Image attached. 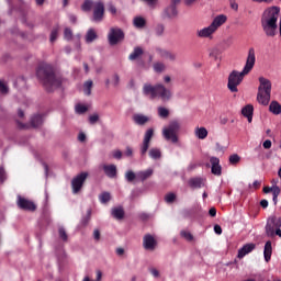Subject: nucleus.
I'll use <instances>...</instances> for the list:
<instances>
[{"instance_id":"nucleus-64","label":"nucleus","mask_w":281,"mask_h":281,"mask_svg":"<svg viewBox=\"0 0 281 281\" xmlns=\"http://www.w3.org/2000/svg\"><path fill=\"white\" fill-rule=\"evenodd\" d=\"M69 21H70V23L76 24V22L78 21V18H76V15H74V14H70L69 15Z\"/></svg>"},{"instance_id":"nucleus-39","label":"nucleus","mask_w":281,"mask_h":281,"mask_svg":"<svg viewBox=\"0 0 281 281\" xmlns=\"http://www.w3.org/2000/svg\"><path fill=\"white\" fill-rule=\"evenodd\" d=\"M75 111L76 113H78L79 115H82V113H87L89 111V108L85 104H80L78 103L76 106H75Z\"/></svg>"},{"instance_id":"nucleus-4","label":"nucleus","mask_w":281,"mask_h":281,"mask_svg":"<svg viewBox=\"0 0 281 281\" xmlns=\"http://www.w3.org/2000/svg\"><path fill=\"white\" fill-rule=\"evenodd\" d=\"M144 95H147L149 100H161V102H170L172 100V91L166 88L162 83H157L155 86L150 83H145L143 87Z\"/></svg>"},{"instance_id":"nucleus-17","label":"nucleus","mask_w":281,"mask_h":281,"mask_svg":"<svg viewBox=\"0 0 281 281\" xmlns=\"http://www.w3.org/2000/svg\"><path fill=\"white\" fill-rule=\"evenodd\" d=\"M164 16H166V19H177V16H179L177 5L170 4L169 7H167L164 11Z\"/></svg>"},{"instance_id":"nucleus-14","label":"nucleus","mask_w":281,"mask_h":281,"mask_svg":"<svg viewBox=\"0 0 281 281\" xmlns=\"http://www.w3.org/2000/svg\"><path fill=\"white\" fill-rule=\"evenodd\" d=\"M143 247L147 249V251H155L157 247V239L153 237V235L147 234L143 237Z\"/></svg>"},{"instance_id":"nucleus-32","label":"nucleus","mask_w":281,"mask_h":281,"mask_svg":"<svg viewBox=\"0 0 281 281\" xmlns=\"http://www.w3.org/2000/svg\"><path fill=\"white\" fill-rule=\"evenodd\" d=\"M93 89V80H87L83 82V93L85 95H91V90Z\"/></svg>"},{"instance_id":"nucleus-54","label":"nucleus","mask_w":281,"mask_h":281,"mask_svg":"<svg viewBox=\"0 0 281 281\" xmlns=\"http://www.w3.org/2000/svg\"><path fill=\"white\" fill-rule=\"evenodd\" d=\"M113 85L114 87H120V75H113Z\"/></svg>"},{"instance_id":"nucleus-62","label":"nucleus","mask_w":281,"mask_h":281,"mask_svg":"<svg viewBox=\"0 0 281 281\" xmlns=\"http://www.w3.org/2000/svg\"><path fill=\"white\" fill-rule=\"evenodd\" d=\"M93 238H94V240H100V231L99 229H94Z\"/></svg>"},{"instance_id":"nucleus-42","label":"nucleus","mask_w":281,"mask_h":281,"mask_svg":"<svg viewBox=\"0 0 281 281\" xmlns=\"http://www.w3.org/2000/svg\"><path fill=\"white\" fill-rule=\"evenodd\" d=\"M158 115H159V117L166 119V117H168V115H170V111L168 109L164 108V106H159L158 108Z\"/></svg>"},{"instance_id":"nucleus-40","label":"nucleus","mask_w":281,"mask_h":281,"mask_svg":"<svg viewBox=\"0 0 281 281\" xmlns=\"http://www.w3.org/2000/svg\"><path fill=\"white\" fill-rule=\"evenodd\" d=\"M10 92V88L8 87V83H5V81L0 80V93L2 95H8V93Z\"/></svg>"},{"instance_id":"nucleus-36","label":"nucleus","mask_w":281,"mask_h":281,"mask_svg":"<svg viewBox=\"0 0 281 281\" xmlns=\"http://www.w3.org/2000/svg\"><path fill=\"white\" fill-rule=\"evenodd\" d=\"M165 32H166V26L164 24H157L154 27V34H156V36H164Z\"/></svg>"},{"instance_id":"nucleus-48","label":"nucleus","mask_w":281,"mask_h":281,"mask_svg":"<svg viewBox=\"0 0 281 281\" xmlns=\"http://www.w3.org/2000/svg\"><path fill=\"white\" fill-rule=\"evenodd\" d=\"M89 221H91V210H89L87 213V216L82 218L81 225L83 226L89 225Z\"/></svg>"},{"instance_id":"nucleus-3","label":"nucleus","mask_w":281,"mask_h":281,"mask_svg":"<svg viewBox=\"0 0 281 281\" xmlns=\"http://www.w3.org/2000/svg\"><path fill=\"white\" fill-rule=\"evenodd\" d=\"M36 76L43 82L46 91H54V89H58L63 85V79L56 77L54 68L49 64H41Z\"/></svg>"},{"instance_id":"nucleus-8","label":"nucleus","mask_w":281,"mask_h":281,"mask_svg":"<svg viewBox=\"0 0 281 281\" xmlns=\"http://www.w3.org/2000/svg\"><path fill=\"white\" fill-rule=\"evenodd\" d=\"M43 115L42 114H35L31 117L30 123H23L20 120H16L18 127L22 131H27L30 128H40V126H43Z\"/></svg>"},{"instance_id":"nucleus-45","label":"nucleus","mask_w":281,"mask_h":281,"mask_svg":"<svg viewBox=\"0 0 281 281\" xmlns=\"http://www.w3.org/2000/svg\"><path fill=\"white\" fill-rule=\"evenodd\" d=\"M136 178H137V176L132 170H128L125 173V179H126V181H128V183H132V181H135Z\"/></svg>"},{"instance_id":"nucleus-26","label":"nucleus","mask_w":281,"mask_h":281,"mask_svg":"<svg viewBox=\"0 0 281 281\" xmlns=\"http://www.w3.org/2000/svg\"><path fill=\"white\" fill-rule=\"evenodd\" d=\"M142 56H144V48L143 47H135L134 50L131 53V55L128 56V58L131 60H139V58H142Z\"/></svg>"},{"instance_id":"nucleus-10","label":"nucleus","mask_w":281,"mask_h":281,"mask_svg":"<svg viewBox=\"0 0 281 281\" xmlns=\"http://www.w3.org/2000/svg\"><path fill=\"white\" fill-rule=\"evenodd\" d=\"M108 41L110 45H117L124 41V31L120 27H111L108 34Z\"/></svg>"},{"instance_id":"nucleus-47","label":"nucleus","mask_w":281,"mask_h":281,"mask_svg":"<svg viewBox=\"0 0 281 281\" xmlns=\"http://www.w3.org/2000/svg\"><path fill=\"white\" fill-rule=\"evenodd\" d=\"M177 195L175 193H169L165 196L166 203H175Z\"/></svg>"},{"instance_id":"nucleus-19","label":"nucleus","mask_w":281,"mask_h":281,"mask_svg":"<svg viewBox=\"0 0 281 281\" xmlns=\"http://www.w3.org/2000/svg\"><path fill=\"white\" fill-rule=\"evenodd\" d=\"M198 38H212V24L196 31Z\"/></svg>"},{"instance_id":"nucleus-63","label":"nucleus","mask_w":281,"mask_h":281,"mask_svg":"<svg viewBox=\"0 0 281 281\" xmlns=\"http://www.w3.org/2000/svg\"><path fill=\"white\" fill-rule=\"evenodd\" d=\"M78 139H79V142H85L87 139V135H85V133H80L78 135Z\"/></svg>"},{"instance_id":"nucleus-38","label":"nucleus","mask_w":281,"mask_h":281,"mask_svg":"<svg viewBox=\"0 0 281 281\" xmlns=\"http://www.w3.org/2000/svg\"><path fill=\"white\" fill-rule=\"evenodd\" d=\"M228 161L231 166H238V164H240V157L238 154H233L229 156Z\"/></svg>"},{"instance_id":"nucleus-55","label":"nucleus","mask_w":281,"mask_h":281,"mask_svg":"<svg viewBox=\"0 0 281 281\" xmlns=\"http://www.w3.org/2000/svg\"><path fill=\"white\" fill-rule=\"evenodd\" d=\"M114 159H122V150L116 149L113 151Z\"/></svg>"},{"instance_id":"nucleus-28","label":"nucleus","mask_w":281,"mask_h":281,"mask_svg":"<svg viewBox=\"0 0 281 281\" xmlns=\"http://www.w3.org/2000/svg\"><path fill=\"white\" fill-rule=\"evenodd\" d=\"M153 169H147L145 171H138L136 177L139 181H146V179H150L151 175H154Z\"/></svg>"},{"instance_id":"nucleus-34","label":"nucleus","mask_w":281,"mask_h":281,"mask_svg":"<svg viewBox=\"0 0 281 281\" xmlns=\"http://www.w3.org/2000/svg\"><path fill=\"white\" fill-rule=\"evenodd\" d=\"M154 71L156 74H164V71H166V64L161 63V61H157L154 64Z\"/></svg>"},{"instance_id":"nucleus-9","label":"nucleus","mask_w":281,"mask_h":281,"mask_svg":"<svg viewBox=\"0 0 281 281\" xmlns=\"http://www.w3.org/2000/svg\"><path fill=\"white\" fill-rule=\"evenodd\" d=\"M281 227V217L276 215L270 216L266 224V235L269 238H273L276 236V232Z\"/></svg>"},{"instance_id":"nucleus-57","label":"nucleus","mask_w":281,"mask_h":281,"mask_svg":"<svg viewBox=\"0 0 281 281\" xmlns=\"http://www.w3.org/2000/svg\"><path fill=\"white\" fill-rule=\"evenodd\" d=\"M0 180L5 181V169L0 168Z\"/></svg>"},{"instance_id":"nucleus-24","label":"nucleus","mask_w":281,"mask_h":281,"mask_svg":"<svg viewBox=\"0 0 281 281\" xmlns=\"http://www.w3.org/2000/svg\"><path fill=\"white\" fill-rule=\"evenodd\" d=\"M133 120L135 124H138V126H144V124H147V122H150V117L144 115V114H135L133 116Z\"/></svg>"},{"instance_id":"nucleus-49","label":"nucleus","mask_w":281,"mask_h":281,"mask_svg":"<svg viewBox=\"0 0 281 281\" xmlns=\"http://www.w3.org/2000/svg\"><path fill=\"white\" fill-rule=\"evenodd\" d=\"M180 236H182V238H184L186 240H192L193 236L190 232H186V231H182L180 233Z\"/></svg>"},{"instance_id":"nucleus-11","label":"nucleus","mask_w":281,"mask_h":281,"mask_svg":"<svg viewBox=\"0 0 281 281\" xmlns=\"http://www.w3.org/2000/svg\"><path fill=\"white\" fill-rule=\"evenodd\" d=\"M87 177H89L88 172H81L72 179L71 188H72L74 194H78V192L82 190V186H85V181H87Z\"/></svg>"},{"instance_id":"nucleus-23","label":"nucleus","mask_w":281,"mask_h":281,"mask_svg":"<svg viewBox=\"0 0 281 281\" xmlns=\"http://www.w3.org/2000/svg\"><path fill=\"white\" fill-rule=\"evenodd\" d=\"M273 254V247L271 246V240H268L265 244V248H263V257L266 262H269V260H271V255Z\"/></svg>"},{"instance_id":"nucleus-31","label":"nucleus","mask_w":281,"mask_h":281,"mask_svg":"<svg viewBox=\"0 0 281 281\" xmlns=\"http://www.w3.org/2000/svg\"><path fill=\"white\" fill-rule=\"evenodd\" d=\"M194 133L198 139H205L207 137V130L205 127H196Z\"/></svg>"},{"instance_id":"nucleus-51","label":"nucleus","mask_w":281,"mask_h":281,"mask_svg":"<svg viewBox=\"0 0 281 281\" xmlns=\"http://www.w3.org/2000/svg\"><path fill=\"white\" fill-rule=\"evenodd\" d=\"M98 120H100V115H98V114H92L89 116L90 124H95L98 122Z\"/></svg>"},{"instance_id":"nucleus-46","label":"nucleus","mask_w":281,"mask_h":281,"mask_svg":"<svg viewBox=\"0 0 281 281\" xmlns=\"http://www.w3.org/2000/svg\"><path fill=\"white\" fill-rule=\"evenodd\" d=\"M58 232H59V237L61 238V240H64V243H67V240H68L67 232L63 227H60Z\"/></svg>"},{"instance_id":"nucleus-5","label":"nucleus","mask_w":281,"mask_h":281,"mask_svg":"<svg viewBox=\"0 0 281 281\" xmlns=\"http://www.w3.org/2000/svg\"><path fill=\"white\" fill-rule=\"evenodd\" d=\"M81 10L83 12H91L92 10V21L94 23H102L104 20V2H102V0H85Z\"/></svg>"},{"instance_id":"nucleus-7","label":"nucleus","mask_w":281,"mask_h":281,"mask_svg":"<svg viewBox=\"0 0 281 281\" xmlns=\"http://www.w3.org/2000/svg\"><path fill=\"white\" fill-rule=\"evenodd\" d=\"M180 127L179 122L171 121L167 127L162 128L165 139H167V142H172V144H177V142H179L177 133H179Z\"/></svg>"},{"instance_id":"nucleus-41","label":"nucleus","mask_w":281,"mask_h":281,"mask_svg":"<svg viewBox=\"0 0 281 281\" xmlns=\"http://www.w3.org/2000/svg\"><path fill=\"white\" fill-rule=\"evenodd\" d=\"M280 187H272V201L274 205L278 203V196H280Z\"/></svg>"},{"instance_id":"nucleus-58","label":"nucleus","mask_w":281,"mask_h":281,"mask_svg":"<svg viewBox=\"0 0 281 281\" xmlns=\"http://www.w3.org/2000/svg\"><path fill=\"white\" fill-rule=\"evenodd\" d=\"M215 60L217 61V69L221 67V53H215Z\"/></svg>"},{"instance_id":"nucleus-22","label":"nucleus","mask_w":281,"mask_h":281,"mask_svg":"<svg viewBox=\"0 0 281 281\" xmlns=\"http://www.w3.org/2000/svg\"><path fill=\"white\" fill-rule=\"evenodd\" d=\"M241 114L247 117L248 122L251 124L254 120V105L248 104L241 109Z\"/></svg>"},{"instance_id":"nucleus-35","label":"nucleus","mask_w":281,"mask_h":281,"mask_svg":"<svg viewBox=\"0 0 281 281\" xmlns=\"http://www.w3.org/2000/svg\"><path fill=\"white\" fill-rule=\"evenodd\" d=\"M149 157L151 159H161V149L159 148L149 149Z\"/></svg>"},{"instance_id":"nucleus-59","label":"nucleus","mask_w":281,"mask_h":281,"mask_svg":"<svg viewBox=\"0 0 281 281\" xmlns=\"http://www.w3.org/2000/svg\"><path fill=\"white\" fill-rule=\"evenodd\" d=\"M125 155L126 157H133V148L126 147Z\"/></svg>"},{"instance_id":"nucleus-16","label":"nucleus","mask_w":281,"mask_h":281,"mask_svg":"<svg viewBox=\"0 0 281 281\" xmlns=\"http://www.w3.org/2000/svg\"><path fill=\"white\" fill-rule=\"evenodd\" d=\"M102 168H103L104 175L110 179H115V177H117V166L103 165Z\"/></svg>"},{"instance_id":"nucleus-44","label":"nucleus","mask_w":281,"mask_h":281,"mask_svg":"<svg viewBox=\"0 0 281 281\" xmlns=\"http://www.w3.org/2000/svg\"><path fill=\"white\" fill-rule=\"evenodd\" d=\"M64 38H65L66 41H71V38H74V32L71 31V29L66 27V29L64 30Z\"/></svg>"},{"instance_id":"nucleus-56","label":"nucleus","mask_w":281,"mask_h":281,"mask_svg":"<svg viewBox=\"0 0 281 281\" xmlns=\"http://www.w3.org/2000/svg\"><path fill=\"white\" fill-rule=\"evenodd\" d=\"M150 273H151V276H154V278H159V270L158 269L151 268Z\"/></svg>"},{"instance_id":"nucleus-33","label":"nucleus","mask_w":281,"mask_h":281,"mask_svg":"<svg viewBox=\"0 0 281 281\" xmlns=\"http://www.w3.org/2000/svg\"><path fill=\"white\" fill-rule=\"evenodd\" d=\"M133 23L139 30H142V27H146V19H144L142 16L134 18Z\"/></svg>"},{"instance_id":"nucleus-29","label":"nucleus","mask_w":281,"mask_h":281,"mask_svg":"<svg viewBox=\"0 0 281 281\" xmlns=\"http://www.w3.org/2000/svg\"><path fill=\"white\" fill-rule=\"evenodd\" d=\"M112 216L117 221H122L124 218V209L122 206L112 209Z\"/></svg>"},{"instance_id":"nucleus-12","label":"nucleus","mask_w":281,"mask_h":281,"mask_svg":"<svg viewBox=\"0 0 281 281\" xmlns=\"http://www.w3.org/2000/svg\"><path fill=\"white\" fill-rule=\"evenodd\" d=\"M155 135V130L148 128L144 135L143 143L140 145V155L144 157L146 153H148V148H150V139H153V136Z\"/></svg>"},{"instance_id":"nucleus-50","label":"nucleus","mask_w":281,"mask_h":281,"mask_svg":"<svg viewBox=\"0 0 281 281\" xmlns=\"http://www.w3.org/2000/svg\"><path fill=\"white\" fill-rule=\"evenodd\" d=\"M229 7L235 11L238 12V2L236 0H228Z\"/></svg>"},{"instance_id":"nucleus-30","label":"nucleus","mask_w":281,"mask_h":281,"mask_svg":"<svg viewBox=\"0 0 281 281\" xmlns=\"http://www.w3.org/2000/svg\"><path fill=\"white\" fill-rule=\"evenodd\" d=\"M98 38V33L93 29H89L86 34V43H93Z\"/></svg>"},{"instance_id":"nucleus-60","label":"nucleus","mask_w":281,"mask_h":281,"mask_svg":"<svg viewBox=\"0 0 281 281\" xmlns=\"http://www.w3.org/2000/svg\"><path fill=\"white\" fill-rule=\"evenodd\" d=\"M260 205L263 207V210H267V207H269V201H267V200H261V201H260Z\"/></svg>"},{"instance_id":"nucleus-53","label":"nucleus","mask_w":281,"mask_h":281,"mask_svg":"<svg viewBox=\"0 0 281 281\" xmlns=\"http://www.w3.org/2000/svg\"><path fill=\"white\" fill-rule=\"evenodd\" d=\"M213 229L214 233L217 234V236H221V234H223V228L218 224L214 225Z\"/></svg>"},{"instance_id":"nucleus-13","label":"nucleus","mask_w":281,"mask_h":281,"mask_svg":"<svg viewBox=\"0 0 281 281\" xmlns=\"http://www.w3.org/2000/svg\"><path fill=\"white\" fill-rule=\"evenodd\" d=\"M18 206L20 210H29V212H34L36 210V204H34V202L22 198L21 195L18 196Z\"/></svg>"},{"instance_id":"nucleus-27","label":"nucleus","mask_w":281,"mask_h":281,"mask_svg":"<svg viewBox=\"0 0 281 281\" xmlns=\"http://www.w3.org/2000/svg\"><path fill=\"white\" fill-rule=\"evenodd\" d=\"M269 111L273 115H281V104L278 101H271L269 105Z\"/></svg>"},{"instance_id":"nucleus-1","label":"nucleus","mask_w":281,"mask_h":281,"mask_svg":"<svg viewBox=\"0 0 281 281\" xmlns=\"http://www.w3.org/2000/svg\"><path fill=\"white\" fill-rule=\"evenodd\" d=\"M256 66V49L250 47L248 49V55L246 59V64L241 72L238 70H233L228 76V83L227 87L232 93H238V85L243 82L245 76L251 72V69Z\"/></svg>"},{"instance_id":"nucleus-52","label":"nucleus","mask_w":281,"mask_h":281,"mask_svg":"<svg viewBox=\"0 0 281 281\" xmlns=\"http://www.w3.org/2000/svg\"><path fill=\"white\" fill-rule=\"evenodd\" d=\"M108 10L110 13L113 14V16H115L117 14V8H115V5H113L111 3L109 4Z\"/></svg>"},{"instance_id":"nucleus-43","label":"nucleus","mask_w":281,"mask_h":281,"mask_svg":"<svg viewBox=\"0 0 281 281\" xmlns=\"http://www.w3.org/2000/svg\"><path fill=\"white\" fill-rule=\"evenodd\" d=\"M99 199H100L101 203H109V201H111V193L103 192L100 194Z\"/></svg>"},{"instance_id":"nucleus-18","label":"nucleus","mask_w":281,"mask_h":281,"mask_svg":"<svg viewBox=\"0 0 281 281\" xmlns=\"http://www.w3.org/2000/svg\"><path fill=\"white\" fill-rule=\"evenodd\" d=\"M220 159L216 157L212 158V175H215L216 177H221L223 175V167H221Z\"/></svg>"},{"instance_id":"nucleus-25","label":"nucleus","mask_w":281,"mask_h":281,"mask_svg":"<svg viewBox=\"0 0 281 281\" xmlns=\"http://www.w3.org/2000/svg\"><path fill=\"white\" fill-rule=\"evenodd\" d=\"M158 52H159L160 58H165V60H170L171 63H173V60H177V55L172 52H168L164 49H159Z\"/></svg>"},{"instance_id":"nucleus-2","label":"nucleus","mask_w":281,"mask_h":281,"mask_svg":"<svg viewBox=\"0 0 281 281\" xmlns=\"http://www.w3.org/2000/svg\"><path fill=\"white\" fill-rule=\"evenodd\" d=\"M279 7L267 8L261 15V27L266 36L273 38L278 34Z\"/></svg>"},{"instance_id":"nucleus-21","label":"nucleus","mask_w":281,"mask_h":281,"mask_svg":"<svg viewBox=\"0 0 281 281\" xmlns=\"http://www.w3.org/2000/svg\"><path fill=\"white\" fill-rule=\"evenodd\" d=\"M192 190H198L199 188H203L205 186V180L203 178H191L188 182Z\"/></svg>"},{"instance_id":"nucleus-61","label":"nucleus","mask_w":281,"mask_h":281,"mask_svg":"<svg viewBox=\"0 0 281 281\" xmlns=\"http://www.w3.org/2000/svg\"><path fill=\"white\" fill-rule=\"evenodd\" d=\"M263 148H266L267 150H269V148H271V140L267 139L263 142Z\"/></svg>"},{"instance_id":"nucleus-37","label":"nucleus","mask_w":281,"mask_h":281,"mask_svg":"<svg viewBox=\"0 0 281 281\" xmlns=\"http://www.w3.org/2000/svg\"><path fill=\"white\" fill-rule=\"evenodd\" d=\"M58 32H60V26H54L52 32H50V37L49 41L50 43L56 42V38H58Z\"/></svg>"},{"instance_id":"nucleus-6","label":"nucleus","mask_w":281,"mask_h":281,"mask_svg":"<svg viewBox=\"0 0 281 281\" xmlns=\"http://www.w3.org/2000/svg\"><path fill=\"white\" fill-rule=\"evenodd\" d=\"M257 102L263 106H267L271 102V80L265 77H259Z\"/></svg>"},{"instance_id":"nucleus-15","label":"nucleus","mask_w":281,"mask_h":281,"mask_svg":"<svg viewBox=\"0 0 281 281\" xmlns=\"http://www.w3.org/2000/svg\"><path fill=\"white\" fill-rule=\"evenodd\" d=\"M227 23V15L225 14H220L213 19L212 22V34L218 30L222 25H225Z\"/></svg>"},{"instance_id":"nucleus-20","label":"nucleus","mask_w":281,"mask_h":281,"mask_svg":"<svg viewBox=\"0 0 281 281\" xmlns=\"http://www.w3.org/2000/svg\"><path fill=\"white\" fill-rule=\"evenodd\" d=\"M256 249V244H246L238 250V258H245L247 254H251Z\"/></svg>"}]
</instances>
